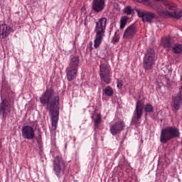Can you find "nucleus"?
Masks as SVG:
<instances>
[{"label": "nucleus", "instance_id": "obj_3", "mask_svg": "<svg viewBox=\"0 0 182 182\" xmlns=\"http://www.w3.org/2000/svg\"><path fill=\"white\" fill-rule=\"evenodd\" d=\"M107 23V18L101 17L98 21L95 23V38L94 41V48L97 49L102 44L103 38H105V33L106 32V25Z\"/></svg>", "mask_w": 182, "mask_h": 182}, {"label": "nucleus", "instance_id": "obj_22", "mask_svg": "<svg viewBox=\"0 0 182 182\" xmlns=\"http://www.w3.org/2000/svg\"><path fill=\"white\" fill-rule=\"evenodd\" d=\"M104 93L105 96L111 97V96H113V88L110 86H107L105 89Z\"/></svg>", "mask_w": 182, "mask_h": 182}, {"label": "nucleus", "instance_id": "obj_21", "mask_svg": "<svg viewBox=\"0 0 182 182\" xmlns=\"http://www.w3.org/2000/svg\"><path fill=\"white\" fill-rule=\"evenodd\" d=\"M173 53H181L182 52V45L180 43H176L173 47Z\"/></svg>", "mask_w": 182, "mask_h": 182}, {"label": "nucleus", "instance_id": "obj_16", "mask_svg": "<svg viewBox=\"0 0 182 182\" xmlns=\"http://www.w3.org/2000/svg\"><path fill=\"white\" fill-rule=\"evenodd\" d=\"M181 100L182 94L181 92H178L173 97V109H175V110L180 109V105L181 104Z\"/></svg>", "mask_w": 182, "mask_h": 182}, {"label": "nucleus", "instance_id": "obj_5", "mask_svg": "<svg viewBox=\"0 0 182 182\" xmlns=\"http://www.w3.org/2000/svg\"><path fill=\"white\" fill-rule=\"evenodd\" d=\"M180 137V130L176 127L168 126L161 129L160 135V141L165 144L167 141H170L171 139Z\"/></svg>", "mask_w": 182, "mask_h": 182}, {"label": "nucleus", "instance_id": "obj_27", "mask_svg": "<svg viewBox=\"0 0 182 182\" xmlns=\"http://www.w3.org/2000/svg\"><path fill=\"white\" fill-rule=\"evenodd\" d=\"M92 46H93V43L92 41H90L87 48V50H90V52H92V50H93Z\"/></svg>", "mask_w": 182, "mask_h": 182}, {"label": "nucleus", "instance_id": "obj_20", "mask_svg": "<svg viewBox=\"0 0 182 182\" xmlns=\"http://www.w3.org/2000/svg\"><path fill=\"white\" fill-rule=\"evenodd\" d=\"M127 21H129V17L122 16L120 19V29H124V26L127 24Z\"/></svg>", "mask_w": 182, "mask_h": 182}, {"label": "nucleus", "instance_id": "obj_13", "mask_svg": "<svg viewBox=\"0 0 182 182\" xmlns=\"http://www.w3.org/2000/svg\"><path fill=\"white\" fill-rule=\"evenodd\" d=\"M137 33V27L134 24L128 26L123 34L124 39H133Z\"/></svg>", "mask_w": 182, "mask_h": 182}, {"label": "nucleus", "instance_id": "obj_15", "mask_svg": "<svg viewBox=\"0 0 182 182\" xmlns=\"http://www.w3.org/2000/svg\"><path fill=\"white\" fill-rule=\"evenodd\" d=\"M105 6H106L105 0H93L92 1V9L97 14L102 12L105 9Z\"/></svg>", "mask_w": 182, "mask_h": 182}, {"label": "nucleus", "instance_id": "obj_19", "mask_svg": "<svg viewBox=\"0 0 182 182\" xmlns=\"http://www.w3.org/2000/svg\"><path fill=\"white\" fill-rule=\"evenodd\" d=\"M95 123V130H97L99 129V126H100V123H102V115L100 114H97L96 116V119H94Z\"/></svg>", "mask_w": 182, "mask_h": 182}, {"label": "nucleus", "instance_id": "obj_4", "mask_svg": "<svg viewBox=\"0 0 182 182\" xmlns=\"http://www.w3.org/2000/svg\"><path fill=\"white\" fill-rule=\"evenodd\" d=\"M143 109H144L146 113H153V112H154V107H153L151 104L144 105V102L139 100L136 102V108L134 111L132 123L136 124L137 123V120L141 119V116H143Z\"/></svg>", "mask_w": 182, "mask_h": 182}, {"label": "nucleus", "instance_id": "obj_18", "mask_svg": "<svg viewBox=\"0 0 182 182\" xmlns=\"http://www.w3.org/2000/svg\"><path fill=\"white\" fill-rule=\"evenodd\" d=\"M162 43H163L164 48L165 49H167V50H170V49H171V42H170V38H163Z\"/></svg>", "mask_w": 182, "mask_h": 182}, {"label": "nucleus", "instance_id": "obj_24", "mask_svg": "<svg viewBox=\"0 0 182 182\" xmlns=\"http://www.w3.org/2000/svg\"><path fill=\"white\" fill-rule=\"evenodd\" d=\"M132 12H133V10L132 9V7L129 6L124 9V14H126L127 15H132Z\"/></svg>", "mask_w": 182, "mask_h": 182}, {"label": "nucleus", "instance_id": "obj_10", "mask_svg": "<svg viewBox=\"0 0 182 182\" xmlns=\"http://www.w3.org/2000/svg\"><path fill=\"white\" fill-rule=\"evenodd\" d=\"M11 114V104L7 100H3L0 103V119L5 120Z\"/></svg>", "mask_w": 182, "mask_h": 182}, {"label": "nucleus", "instance_id": "obj_23", "mask_svg": "<svg viewBox=\"0 0 182 182\" xmlns=\"http://www.w3.org/2000/svg\"><path fill=\"white\" fill-rule=\"evenodd\" d=\"M135 11H136L139 18H141L142 21H143L144 16H146V11H143V10H139V9H136Z\"/></svg>", "mask_w": 182, "mask_h": 182}, {"label": "nucleus", "instance_id": "obj_31", "mask_svg": "<svg viewBox=\"0 0 182 182\" xmlns=\"http://www.w3.org/2000/svg\"><path fill=\"white\" fill-rule=\"evenodd\" d=\"M91 118L93 119L94 118H93V115L91 117Z\"/></svg>", "mask_w": 182, "mask_h": 182}, {"label": "nucleus", "instance_id": "obj_8", "mask_svg": "<svg viewBox=\"0 0 182 182\" xmlns=\"http://www.w3.org/2000/svg\"><path fill=\"white\" fill-rule=\"evenodd\" d=\"M100 77L102 82L109 85L112 82V75H110V67L106 63H101L100 65Z\"/></svg>", "mask_w": 182, "mask_h": 182}, {"label": "nucleus", "instance_id": "obj_1", "mask_svg": "<svg viewBox=\"0 0 182 182\" xmlns=\"http://www.w3.org/2000/svg\"><path fill=\"white\" fill-rule=\"evenodd\" d=\"M41 105H46V109L51 114V129L55 132L58 129V122H59V105L60 97L59 94L53 89L50 88L40 97Z\"/></svg>", "mask_w": 182, "mask_h": 182}, {"label": "nucleus", "instance_id": "obj_6", "mask_svg": "<svg viewBox=\"0 0 182 182\" xmlns=\"http://www.w3.org/2000/svg\"><path fill=\"white\" fill-rule=\"evenodd\" d=\"M79 57L71 55L70 58V63L68 67L66 68L67 79L68 82L73 80L77 75L79 70Z\"/></svg>", "mask_w": 182, "mask_h": 182}, {"label": "nucleus", "instance_id": "obj_11", "mask_svg": "<svg viewBox=\"0 0 182 182\" xmlns=\"http://www.w3.org/2000/svg\"><path fill=\"white\" fill-rule=\"evenodd\" d=\"M21 136L26 140H33L35 139V129L31 125H26L21 129Z\"/></svg>", "mask_w": 182, "mask_h": 182}, {"label": "nucleus", "instance_id": "obj_29", "mask_svg": "<svg viewBox=\"0 0 182 182\" xmlns=\"http://www.w3.org/2000/svg\"><path fill=\"white\" fill-rule=\"evenodd\" d=\"M114 42H119V38H116L114 39Z\"/></svg>", "mask_w": 182, "mask_h": 182}, {"label": "nucleus", "instance_id": "obj_17", "mask_svg": "<svg viewBox=\"0 0 182 182\" xmlns=\"http://www.w3.org/2000/svg\"><path fill=\"white\" fill-rule=\"evenodd\" d=\"M153 19H157V16L154 13L150 11H146L143 22H148V23H151Z\"/></svg>", "mask_w": 182, "mask_h": 182}, {"label": "nucleus", "instance_id": "obj_26", "mask_svg": "<svg viewBox=\"0 0 182 182\" xmlns=\"http://www.w3.org/2000/svg\"><path fill=\"white\" fill-rule=\"evenodd\" d=\"M37 143L38 144H41V143H42V132L38 133L37 136Z\"/></svg>", "mask_w": 182, "mask_h": 182}, {"label": "nucleus", "instance_id": "obj_14", "mask_svg": "<svg viewBox=\"0 0 182 182\" xmlns=\"http://www.w3.org/2000/svg\"><path fill=\"white\" fill-rule=\"evenodd\" d=\"M12 32H14V30L11 26L5 23L0 24V39H5V38H8Z\"/></svg>", "mask_w": 182, "mask_h": 182}, {"label": "nucleus", "instance_id": "obj_28", "mask_svg": "<svg viewBox=\"0 0 182 182\" xmlns=\"http://www.w3.org/2000/svg\"><path fill=\"white\" fill-rule=\"evenodd\" d=\"M117 32H119V30H117V31L114 32V39L116 38V35H117Z\"/></svg>", "mask_w": 182, "mask_h": 182}, {"label": "nucleus", "instance_id": "obj_2", "mask_svg": "<svg viewBox=\"0 0 182 182\" xmlns=\"http://www.w3.org/2000/svg\"><path fill=\"white\" fill-rule=\"evenodd\" d=\"M156 1L155 10L159 16H161V18H168V16H172V18H176V19H180V18H181V15L177 14L176 6L170 5L168 1L165 0Z\"/></svg>", "mask_w": 182, "mask_h": 182}, {"label": "nucleus", "instance_id": "obj_30", "mask_svg": "<svg viewBox=\"0 0 182 182\" xmlns=\"http://www.w3.org/2000/svg\"><path fill=\"white\" fill-rule=\"evenodd\" d=\"M1 146H2V141L0 139V147H1Z\"/></svg>", "mask_w": 182, "mask_h": 182}, {"label": "nucleus", "instance_id": "obj_9", "mask_svg": "<svg viewBox=\"0 0 182 182\" xmlns=\"http://www.w3.org/2000/svg\"><path fill=\"white\" fill-rule=\"evenodd\" d=\"M154 60H156V53H154V50L149 48L144 57V69L150 70L153 68V65H154Z\"/></svg>", "mask_w": 182, "mask_h": 182}, {"label": "nucleus", "instance_id": "obj_7", "mask_svg": "<svg viewBox=\"0 0 182 182\" xmlns=\"http://www.w3.org/2000/svg\"><path fill=\"white\" fill-rule=\"evenodd\" d=\"M66 164L60 156H56L53 162V171L54 174L58 178L63 177L66 171Z\"/></svg>", "mask_w": 182, "mask_h": 182}, {"label": "nucleus", "instance_id": "obj_25", "mask_svg": "<svg viewBox=\"0 0 182 182\" xmlns=\"http://www.w3.org/2000/svg\"><path fill=\"white\" fill-rule=\"evenodd\" d=\"M117 87H118V89H122V87H123V80L120 79L117 80Z\"/></svg>", "mask_w": 182, "mask_h": 182}, {"label": "nucleus", "instance_id": "obj_12", "mask_svg": "<svg viewBox=\"0 0 182 182\" xmlns=\"http://www.w3.org/2000/svg\"><path fill=\"white\" fill-rule=\"evenodd\" d=\"M126 127L124 122L123 121H118L114 124L110 125V133L112 136H116V134H119Z\"/></svg>", "mask_w": 182, "mask_h": 182}]
</instances>
